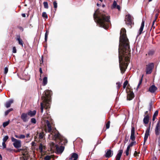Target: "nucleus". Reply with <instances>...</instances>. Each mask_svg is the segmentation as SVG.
<instances>
[{
    "mask_svg": "<svg viewBox=\"0 0 160 160\" xmlns=\"http://www.w3.org/2000/svg\"><path fill=\"white\" fill-rule=\"evenodd\" d=\"M126 30L124 28L121 29L119 38L118 47V58L120 69L121 72H124L130 62L131 50L129 40L127 37Z\"/></svg>",
    "mask_w": 160,
    "mask_h": 160,
    "instance_id": "f257e3e1",
    "label": "nucleus"
},
{
    "mask_svg": "<svg viewBox=\"0 0 160 160\" xmlns=\"http://www.w3.org/2000/svg\"><path fill=\"white\" fill-rule=\"evenodd\" d=\"M93 17L95 21L105 29H108L111 24L110 16L105 12H100L98 9L95 11Z\"/></svg>",
    "mask_w": 160,
    "mask_h": 160,
    "instance_id": "f03ea898",
    "label": "nucleus"
},
{
    "mask_svg": "<svg viewBox=\"0 0 160 160\" xmlns=\"http://www.w3.org/2000/svg\"><path fill=\"white\" fill-rule=\"evenodd\" d=\"M52 94V92L51 90H47L44 91L42 94V99L45 106L50 101Z\"/></svg>",
    "mask_w": 160,
    "mask_h": 160,
    "instance_id": "7ed1b4c3",
    "label": "nucleus"
},
{
    "mask_svg": "<svg viewBox=\"0 0 160 160\" xmlns=\"http://www.w3.org/2000/svg\"><path fill=\"white\" fill-rule=\"evenodd\" d=\"M45 124L47 126V128L45 129L46 132H48L51 133L50 134L52 135V133L54 132V129L52 128L51 124L52 123L51 121H49L48 120H45Z\"/></svg>",
    "mask_w": 160,
    "mask_h": 160,
    "instance_id": "20e7f679",
    "label": "nucleus"
},
{
    "mask_svg": "<svg viewBox=\"0 0 160 160\" xmlns=\"http://www.w3.org/2000/svg\"><path fill=\"white\" fill-rule=\"evenodd\" d=\"M125 21L126 24L128 26H130V28L132 27V25L134 24L133 21V18L129 14L126 15L125 17Z\"/></svg>",
    "mask_w": 160,
    "mask_h": 160,
    "instance_id": "39448f33",
    "label": "nucleus"
},
{
    "mask_svg": "<svg viewBox=\"0 0 160 160\" xmlns=\"http://www.w3.org/2000/svg\"><path fill=\"white\" fill-rule=\"evenodd\" d=\"M126 91L127 93V100L129 101L132 100L134 97V94L132 89L129 88H127Z\"/></svg>",
    "mask_w": 160,
    "mask_h": 160,
    "instance_id": "423d86ee",
    "label": "nucleus"
},
{
    "mask_svg": "<svg viewBox=\"0 0 160 160\" xmlns=\"http://www.w3.org/2000/svg\"><path fill=\"white\" fill-rule=\"evenodd\" d=\"M154 68V65L153 63H150L147 66L146 69V72L147 74H151L152 72V70Z\"/></svg>",
    "mask_w": 160,
    "mask_h": 160,
    "instance_id": "0eeeda50",
    "label": "nucleus"
},
{
    "mask_svg": "<svg viewBox=\"0 0 160 160\" xmlns=\"http://www.w3.org/2000/svg\"><path fill=\"white\" fill-rule=\"evenodd\" d=\"M30 157L28 152H23L22 156L20 157V160H28Z\"/></svg>",
    "mask_w": 160,
    "mask_h": 160,
    "instance_id": "6e6552de",
    "label": "nucleus"
},
{
    "mask_svg": "<svg viewBox=\"0 0 160 160\" xmlns=\"http://www.w3.org/2000/svg\"><path fill=\"white\" fill-rule=\"evenodd\" d=\"M27 113H23L21 116V118L24 122H26L28 120L29 118L28 117Z\"/></svg>",
    "mask_w": 160,
    "mask_h": 160,
    "instance_id": "1a4fd4ad",
    "label": "nucleus"
},
{
    "mask_svg": "<svg viewBox=\"0 0 160 160\" xmlns=\"http://www.w3.org/2000/svg\"><path fill=\"white\" fill-rule=\"evenodd\" d=\"M130 139L133 141H134L135 139V128L133 126H132Z\"/></svg>",
    "mask_w": 160,
    "mask_h": 160,
    "instance_id": "9d476101",
    "label": "nucleus"
},
{
    "mask_svg": "<svg viewBox=\"0 0 160 160\" xmlns=\"http://www.w3.org/2000/svg\"><path fill=\"white\" fill-rule=\"evenodd\" d=\"M56 150L58 154H61L63 152L64 149V147L61 146L59 147L58 145H56Z\"/></svg>",
    "mask_w": 160,
    "mask_h": 160,
    "instance_id": "9b49d317",
    "label": "nucleus"
},
{
    "mask_svg": "<svg viewBox=\"0 0 160 160\" xmlns=\"http://www.w3.org/2000/svg\"><path fill=\"white\" fill-rule=\"evenodd\" d=\"M113 152L110 149H107L106 151V153L104 156L107 158H109L111 157L113 155Z\"/></svg>",
    "mask_w": 160,
    "mask_h": 160,
    "instance_id": "f8f14e48",
    "label": "nucleus"
},
{
    "mask_svg": "<svg viewBox=\"0 0 160 160\" xmlns=\"http://www.w3.org/2000/svg\"><path fill=\"white\" fill-rule=\"evenodd\" d=\"M13 145L14 147L16 148H18L21 147V141L20 140H18L15 142H14Z\"/></svg>",
    "mask_w": 160,
    "mask_h": 160,
    "instance_id": "ddd939ff",
    "label": "nucleus"
},
{
    "mask_svg": "<svg viewBox=\"0 0 160 160\" xmlns=\"http://www.w3.org/2000/svg\"><path fill=\"white\" fill-rule=\"evenodd\" d=\"M155 132L156 135L158 136L160 134V125L157 123L155 129Z\"/></svg>",
    "mask_w": 160,
    "mask_h": 160,
    "instance_id": "4468645a",
    "label": "nucleus"
},
{
    "mask_svg": "<svg viewBox=\"0 0 160 160\" xmlns=\"http://www.w3.org/2000/svg\"><path fill=\"white\" fill-rule=\"evenodd\" d=\"M157 90V87L155 85H153L150 87L148 91L152 93H154Z\"/></svg>",
    "mask_w": 160,
    "mask_h": 160,
    "instance_id": "2eb2a0df",
    "label": "nucleus"
},
{
    "mask_svg": "<svg viewBox=\"0 0 160 160\" xmlns=\"http://www.w3.org/2000/svg\"><path fill=\"white\" fill-rule=\"evenodd\" d=\"M78 158V154L76 153H73L72 154L71 157L69 158V160H72V158H74L73 160H77Z\"/></svg>",
    "mask_w": 160,
    "mask_h": 160,
    "instance_id": "dca6fc26",
    "label": "nucleus"
},
{
    "mask_svg": "<svg viewBox=\"0 0 160 160\" xmlns=\"http://www.w3.org/2000/svg\"><path fill=\"white\" fill-rule=\"evenodd\" d=\"M123 150L122 149H120L118 151V152L116 156V160H120L121 157L123 153Z\"/></svg>",
    "mask_w": 160,
    "mask_h": 160,
    "instance_id": "f3484780",
    "label": "nucleus"
},
{
    "mask_svg": "<svg viewBox=\"0 0 160 160\" xmlns=\"http://www.w3.org/2000/svg\"><path fill=\"white\" fill-rule=\"evenodd\" d=\"M36 113V110H33V111H32L30 110L28 111L27 114L29 116L31 117H32L34 116Z\"/></svg>",
    "mask_w": 160,
    "mask_h": 160,
    "instance_id": "a211bd4d",
    "label": "nucleus"
},
{
    "mask_svg": "<svg viewBox=\"0 0 160 160\" xmlns=\"http://www.w3.org/2000/svg\"><path fill=\"white\" fill-rule=\"evenodd\" d=\"M149 120V116L148 115L145 116L143 119V122L145 124H147L148 123Z\"/></svg>",
    "mask_w": 160,
    "mask_h": 160,
    "instance_id": "6ab92c4d",
    "label": "nucleus"
},
{
    "mask_svg": "<svg viewBox=\"0 0 160 160\" xmlns=\"http://www.w3.org/2000/svg\"><path fill=\"white\" fill-rule=\"evenodd\" d=\"M13 101L12 99H11L9 101L6 102L5 106L7 108H9L11 105V104L13 102Z\"/></svg>",
    "mask_w": 160,
    "mask_h": 160,
    "instance_id": "aec40b11",
    "label": "nucleus"
},
{
    "mask_svg": "<svg viewBox=\"0 0 160 160\" xmlns=\"http://www.w3.org/2000/svg\"><path fill=\"white\" fill-rule=\"evenodd\" d=\"M149 129H147L146 133L145 134V136L144 137V143H145L146 141H147L148 136L149 135Z\"/></svg>",
    "mask_w": 160,
    "mask_h": 160,
    "instance_id": "412c9836",
    "label": "nucleus"
},
{
    "mask_svg": "<svg viewBox=\"0 0 160 160\" xmlns=\"http://www.w3.org/2000/svg\"><path fill=\"white\" fill-rule=\"evenodd\" d=\"M110 121H108L107 123L106 124V128L104 127L103 128L102 132H105L106 129H108L110 127Z\"/></svg>",
    "mask_w": 160,
    "mask_h": 160,
    "instance_id": "4be33fe9",
    "label": "nucleus"
},
{
    "mask_svg": "<svg viewBox=\"0 0 160 160\" xmlns=\"http://www.w3.org/2000/svg\"><path fill=\"white\" fill-rule=\"evenodd\" d=\"M53 136V138H54V140H56V139H60V135L58 131L57 133H55Z\"/></svg>",
    "mask_w": 160,
    "mask_h": 160,
    "instance_id": "5701e85b",
    "label": "nucleus"
},
{
    "mask_svg": "<svg viewBox=\"0 0 160 160\" xmlns=\"http://www.w3.org/2000/svg\"><path fill=\"white\" fill-rule=\"evenodd\" d=\"M17 40L18 41V44L21 45L22 47H23V42L22 39L20 38V37L19 36H18V38L17 39Z\"/></svg>",
    "mask_w": 160,
    "mask_h": 160,
    "instance_id": "b1692460",
    "label": "nucleus"
},
{
    "mask_svg": "<svg viewBox=\"0 0 160 160\" xmlns=\"http://www.w3.org/2000/svg\"><path fill=\"white\" fill-rule=\"evenodd\" d=\"M46 147L45 146L43 145L41 143L39 147V149L40 150L41 152H42L43 149H45Z\"/></svg>",
    "mask_w": 160,
    "mask_h": 160,
    "instance_id": "393cba45",
    "label": "nucleus"
},
{
    "mask_svg": "<svg viewBox=\"0 0 160 160\" xmlns=\"http://www.w3.org/2000/svg\"><path fill=\"white\" fill-rule=\"evenodd\" d=\"M48 80H47V77H44L43 79V83L42 85L43 86L46 85L47 83Z\"/></svg>",
    "mask_w": 160,
    "mask_h": 160,
    "instance_id": "a878e982",
    "label": "nucleus"
},
{
    "mask_svg": "<svg viewBox=\"0 0 160 160\" xmlns=\"http://www.w3.org/2000/svg\"><path fill=\"white\" fill-rule=\"evenodd\" d=\"M155 52V50L154 49H151L149 51L148 54L149 56H152Z\"/></svg>",
    "mask_w": 160,
    "mask_h": 160,
    "instance_id": "bb28decb",
    "label": "nucleus"
},
{
    "mask_svg": "<svg viewBox=\"0 0 160 160\" xmlns=\"http://www.w3.org/2000/svg\"><path fill=\"white\" fill-rule=\"evenodd\" d=\"M20 151H22V155H23V152H28L27 150H26L24 149H19L17 150L16 151V152H19Z\"/></svg>",
    "mask_w": 160,
    "mask_h": 160,
    "instance_id": "cd10ccee",
    "label": "nucleus"
},
{
    "mask_svg": "<svg viewBox=\"0 0 160 160\" xmlns=\"http://www.w3.org/2000/svg\"><path fill=\"white\" fill-rule=\"evenodd\" d=\"M48 33L49 32L47 30L46 31L45 34V41L46 42L47 41Z\"/></svg>",
    "mask_w": 160,
    "mask_h": 160,
    "instance_id": "c85d7f7f",
    "label": "nucleus"
},
{
    "mask_svg": "<svg viewBox=\"0 0 160 160\" xmlns=\"http://www.w3.org/2000/svg\"><path fill=\"white\" fill-rule=\"evenodd\" d=\"M139 102H138L137 103V106L135 108V111L136 112H138V113H139Z\"/></svg>",
    "mask_w": 160,
    "mask_h": 160,
    "instance_id": "c756f323",
    "label": "nucleus"
},
{
    "mask_svg": "<svg viewBox=\"0 0 160 160\" xmlns=\"http://www.w3.org/2000/svg\"><path fill=\"white\" fill-rule=\"evenodd\" d=\"M13 110V109L12 108H10V109H9L8 110H7L6 111V112H5V116L7 115L10 112L12 111Z\"/></svg>",
    "mask_w": 160,
    "mask_h": 160,
    "instance_id": "7c9ffc66",
    "label": "nucleus"
},
{
    "mask_svg": "<svg viewBox=\"0 0 160 160\" xmlns=\"http://www.w3.org/2000/svg\"><path fill=\"white\" fill-rule=\"evenodd\" d=\"M44 135V133L43 132L40 133L39 135V138L40 139H42L43 138Z\"/></svg>",
    "mask_w": 160,
    "mask_h": 160,
    "instance_id": "2f4dec72",
    "label": "nucleus"
},
{
    "mask_svg": "<svg viewBox=\"0 0 160 160\" xmlns=\"http://www.w3.org/2000/svg\"><path fill=\"white\" fill-rule=\"evenodd\" d=\"M44 8H45L48 9V3L47 2H44L43 3Z\"/></svg>",
    "mask_w": 160,
    "mask_h": 160,
    "instance_id": "473e14b6",
    "label": "nucleus"
},
{
    "mask_svg": "<svg viewBox=\"0 0 160 160\" xmlns=\"http://www.w3.org/2000/svg\"><path fill=\"white\" fill-rule=\"evenodd\" d=\"M9 121L4 122L3 123V127L5 128L7 126H8L9 124Z\"/></svg>",
    "mask_w": 160,
    "mask_h": 160,
    "instance_id": "72a5a7b5",
    "label": "nucleus"
},
{
    "mask_svg": "<svg viewBox=\"0 0 160 160\" xmlns=\"http://www.w3.org/2000/svg\"><path fill=\"white\" fill-rule=\"evenodd\" d=\"M156 12V13L155 14V19H154V20H155V21H156V20L158 18V15L159 14V11L158 10L155 12Z\"/></svg>",
    "mask_w": 160,
    "mask_h": 160,
    "instance_id": "f704fd0d",
    "label": "nucleus"
},
{
    "mask_svg": "<svg viewBox=\"0 0 160 160\" xmlns=\"http://www.w3.org/2000/svg\"><path fill=\"white\" fill-rule=\"evenodd\" d=\"M128 81L127 80H126L124 83H123V88L124 89H125L126 88V86L128 84Z\"/></svg>",
    "mask_w": 160,
    "mask_h": 160,
    "instance_id": "c9c22d12",
    "label": "nucleus"
},
{
    "mask_svg": "<svg viewBox=\"0 0 160 160\" xmlns=\"http://www.w3.org/2000/svg\"><path fill=\"white\" fill-rule=\"evenodd\" d=\"M117 5V2L116 1H114L113 2V3L112 5V8H116V6Z\"/></svg>",
    "mask_w": 160,
    "mask_h": 160,
    "instance_id": "e433bc0d",
    "label": "nucleus"
},
{
    "mask_svg": "<svg viewBox=\"0 0 160 160\" xmlns=\"http://www.w3.org/2000/svg\"><path fill=\"white\" fill-rule=\"evenodd\" d=\"M146 43L145 42H144L143 43L142 45V48H141L142 49H145L146 48L147 45H146Z\"/></svg>",
    "mask_w": 160,
    "mask_h": 160,
    "instance_id": "4c0bfd02",
    "label": "nucleus"
},
{
    "mask_svg": "<svg viewBox=\"0 0 160 160\" xmlns=\"http://www.w3.org/2000/svg\"><path fill=\"white\" fill-rule=\"evenodd\" d=\"M42 17L43 18H47V19L48 18L47 14L46 12H43L42 13Z\"/></svg>",
    "mask_w": 160,
    "mask_h": 160,
    "instance_id": "58836bf2",
    "label": "nucleus"
},
{
    "mask_svg": "<svg viewBox=\"0 0 160 160\" xmlns=\"http://www.w3.org/2000/svg\"><path fill=\"white\" fill-rule=\"evenodd\" d=\"M140 35V28L139 29L138 32V34L137 35L136 38V41H138V42L139 41V40L140 38L139 37V35Z\"/></svg>",
    "mask_w": 160,
    "mask_h": 160,
    "instance_id": "ea45409f",
    "label": "nucleus"
},
{
    "mask_svg": "<svg viewBox=\"0 0 160 160\" xmlns=\"http://www.w3.org/2000/svg\"><path fill=\"white\" fill-rule=\"evenodd\" d=\"M51 158L50 156L49 155H47L44 158V160H50Z\"/></svg>",
    "mask_w": 160,
    "mask_h": 160,
    "instance_id": "a19ab883",
    "label": "nucleus"
},
{
    "mask_svg": "<svg viewBox=\"0 0 160 160\" xmlns=\"http://www.w3.org/2000/svg\"><path fill=\"white\" fill-rule=\"evenodd\" d=\"M121 83L120 82H118L116 83V84L117 85V89H119L121 86Z\"/></svg>",
    "mask_w": 160,
    "mask_h": 160,
    "instance_id": "79ce46f5",
    "label": "nucleus"
},
{
    "mask_svg": "<svg viewBox=\"0 0 160 160\" xmlns=\"http://www.w3.org/2000/svg\"><path fill=\"white\" fill-rule=\"evenodd\" d=\"M8 136H5L3 139V142H6L8 140Z\"/></svg>",
    "mask_w": 160,
    "mask_h": 160,
    "instance_id": "37998d69",
    "label": "nucleus"
},
{
    "mask_svg": "<svg viewBox=\"0 0 160 160\" xmlns=\"http://www.w3.org/2000/svg\"><path fill=\"white\" fill-rule=\"evenodd\" d=\"M31 122L32 123L35 124L36 123V120L35 118H32L31 119Z\"/></svg>",
    "mask_w": 160,
    "mask_h": 160,
    "instance_id": "c03bdc74",
    "label": "nucleus"
},
{
    "mask_svg": "<svg viewBox=\"0 0 160 160\" xmlns=\"http://www.w3.org/2000/svg\"><path fill=\"white\" fill-rule=\"evenodd\" d=\"M45 106L44 107L43 106V103H41V112L42 113L43 112V110L44 108H45Z\"/></svg>",
    "mask_w": 160,
    "mask_h": 160,
    "instance_id": "a18cd8bd",
    "label": "nucleus"
},
{
    "mask_svg": "<svg viewBox=\"0 0 160 160\" xmlns=\"http://www.w3.org/2000/svg\"><path fill=\"white\" fill-rule=\"evenodd\" d=\"M53 4L54 5V8H55V10L57 8V3L56 2V1H54L53 2Z\"/></svg>",
    "mask_w": 160,
    "mask_h": 160,
    "instance_id": "49530a36",
    "label": "nucleus"
},
{
    "mask_svg": "<svg viewBox=\"0 0 160 160\" xmlns=\"http://www.w3.org/2000/svg\"><path fill=\"white\" fill-rule=\"evenodd\" d=\"M140 86V79H139V82L138 85L137 86V87L136 88H134V89L135 90V91H137L138 90V88Z\"/></svg>",
    "mask_w": 160,
    "mask_h": 160,
    "instance_id": "de8ad7c7",
    "label": "nucleus"
},
{
    "mask_svg": "<svg viewBox=\"0 0 160 160\" xmlns=\"http://www.w3.org/2000/svg\"><path fill=\"white\" fill-rule=\"evenodd\" d=\"M158 113V110H156L154 112L153 115V116H154V117H157Z\"/></svg>",
    "mask_w": 160,
    "mask_h": 160,
    "instance_id": "09e8293b",
    "label": "nucleus"
},
{
    "mask_svg": "<svg viewBox=\"0 0 160 160\" xmlns=\"http://www.w3.org/2000/svg\"><path fill=\"white\" fill-rule=\"evenodd\" d=\"M128 139H129V136L128 137L127 136H126L125 137V140H124V142L125 143H126L128 142Z\"/></svg>",
    "mask_w": 160,
    "mask_h": 160,
    "instance_id": "8fccbe9b",
    "label": "nucleus"
},
{
    "mask_svg": "<svg viewBox=\"0 0 160 160\" xmlns=\"http://www.w3.org/2000/svg\"><path fill=\"white\" fill-rule=\"evenodd\" d=\"M139 152H137V151H135V152L134 154V157H137L139 156Z\"/></svg>",
    "mask_w": 160,
    "mask_h": 160,
    "instance_id": "3c124183",
    "label": "nucleus"
},
{
    "mask_svg": "<svg viewBox=\"0 0 160 160\" xmlns=\"http://www.w3.org/2000/svg\"><path fill=\"white\" fill-rule=\"evenodd\" d=\"M25 137V136L24 135L21 134L19 136V139H23Z\"/></svg>",
    "mask_w": 160,
    "mask_h": 160,
    "instance_id": "603ef678",
    "label": "nucleus"
},
{
    "mask_svg": "<svg viewBox=\"0 0 160 160\" xmlns=\"http://www.w3.org/2000/svg\"><path fill=\"white\" fill-rule=\"evenodd\" d=\"M8 71V68L7 67H5L4 68V73L5 74H6Z\"/></svg>",
    "mask_w": 160,
    "mask_h": 160,
    "instance_id": "864d4df0",
    "label": "nucleus"
},
{
    "mask_svg": "<svg viewBox=\"0 0 160 160\" xmlns=\"http://www.w3.org/2000/svg\"><path fill=\"white\" fill-rule=\"evenodd\" d=\"M12 52L13 53H16L17 52V50L15 47H14L12 48Z\"/></svg>",
    "mask_w": 160,
    "mask_h": 160,
    "instance_id": "5fc2aeb1",
    "label": "nucleus"
},
{
    "mask_svg": "<svg viewBox=\"0 0 160 160\" xmlns=\"http://www.w3.org/2000/svg\"><path fill=\"white\" fill-rule=\"evenodd\" d=\"M11 140L12 142H16L18 140H17V139L13 137H12L11 138Z\"/></svg>",
    "mask_w": 160,
    "mask_h": 160,
    "instance_id": "6e6d98bb",
    "label": "nucleus"
},
{
    "mask_svg": "<svg viewBox=\"0 0 160 160\" xmlns=\"http://www.w3.org/2000/svg\"><path fill=\"white\" fill-rule=\"evenodd\" d=\"M155 22H156V21H155V20H154L152 22V28H153V29L155 28V26L154 25V23Z\"/></svg>",
    "mask_w": 160,
    "mask_h": 160,
    "instance_id": "4d7b16f0",
    "label": "nucleus"
},
{
    "mask_svg": "<svg viewBox=\"0 0 160 160\" xmlns=\"http://www.w3.org/2000/svg\"><path fill=\"white\" fill-rule=\"evenodd\" d=\"M2 145L3 148H5L6 147V145L5 144V142H3L2 143Z\"/></svg>",
    "mask_w": 160,
    "mask_h": 160,
    "instance_id": "13d9d810",
    "label": "nucleus"
},
{
    "mask_svg": "<svg viewBox=\"0 0 160 160\" xmlns=\"http://www.w3.org/2000/svg\"><path fill=\"white\" fill-rule=\"evenodd\" d=\"M135 142H132L130 143L129 145L130 147H131L133 145L134 143Z\"/></svg>",
    "mask_w": 160,
    "mask_h": 160,
    "instance_id": "bf43d9fd",
    "label": "nucleus"
},
{
    "mask_svg": "<svg viewBox=\"0 0 160 160\" xmlns=\"http://www.w3.org/2000/svg\"><path fill=\"white\" fill-rule=\"evenodd\" d=\"M39 72L40 73V77H41V74L42 73V68L41 67L39 68Z\"/></svg>",
    "mask_w": 160,
    "mask_h": 160,
    "instance_id": "052dcab7",
    "label": "nucleus"
},
{
    "mask_svg": "<svg viewBox=\"0 0 160 160\" xmlns=\"http://www.w3.org/2000/svg\"><path fill=\"white\" fill-rule=\"evenodd\" d=\"M18 28H19L20 30H21L22 31H23V28L21 26H18Z\"/></svg>",
    "mask_w": 160,
    "mask_h": 160,
    "instance_id": "680f3d73",
    "label": "nucleus"
},
{
    "mask_svg": "<svg viewBox=\"0 0 160 160\" xmlns=\"http://www.w3.org/2000/svg\"><path fill=\"white\" fill-rule=\"evenodd\" d=\"M144 21H143V20H142V23H141V26L144 27Z\"/></svg>",
    "mask_w": 160,
    "mask_h": 160,
    "instance_id": "e2e57ef3",
    "label": "nucleus"
},
{
    "mask_svg": "<svg viewBox=\"0 0 160 160\" xmlns=\"http://www.w3.org/2000/svg\"><path fill=\"white\" fill-rule=\"evenodd\" d=\"M129 150H126L125 151V153L127 156H128L129 155Z\"/></svg>",
    "mask_w": 160,
    "mask_h": 160,
    "instance_id": "0e129e2a",
    "label": "nucleus"
},
{
    "mask_svg": "<svg viewBox=\"0 0 160 160\" xmlns=\"http://www.w3.org/2000/svg\"><path fill=\"white\" fill-rule=\"evenodd\" d=\"M41 60H42V62H41L40 66H41L42 64H43V57L42 56V58H41Z\"/></svg>",
    "mask_w": 160,
    "mask_h": 160,
    "instance_id": "69168bd1",
    "label": "nucleus"
},
{
    "mask_svg": "<svg viewBox=\"0 0 160 160\" xmlns=\"http://www.w3.org/2000/svg\"><path fill=\"white\" fill-rule=\"evenodd\" d=\"M116 8H117V9H118V10H120V6L118 5H117V6H116Z\"/></svg>",
    "mask_w": 160,
    "mask_h": 160,
    "instance_id": "338daca9",
    "label": "nucleus"
},
{
    "mask_svg": "<svg viewBox=\"0 0 160 160\" xmlns=\"http://www.w3.org/2000/svg\"><path fill=\"white\" fill-rule=\"evenodd\" d=\"M149 107H152V102H151L150 103H149Z\"/></svg>",
    "mask_w": 160,
    "mask_h": 160,
    "instance_id": "774afa93",
    "label": "nucleus"
}]
</instances>
